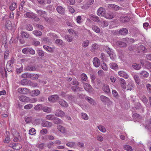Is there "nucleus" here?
<instances>
[{"label":"nucleus","mask_w":151,"mask_h":151,"mask_svg":"<svg viewBox=\"0 0 151 151\" xmlns=\"http://www.w3.org/2000/svg\"><path fill=\"white\" fill-rule=\"evenodd\" d=\"M105 9L103 7H100L98 10L97 14L99 16H104L105 15Z\"/></svg>","instance_id":"obj_1"},{"label":"nucleus","mask_w":151,"mask_h":151,"mask_svg":"<svg viewBox=\"0 0 151 151\" xmlns=\"http://www.w3.org/2000/svg\"><path fill=\"white\" fill-rule=\"evenodd\" d=\"M56 10L61 15H64L65 14V9L62 6H59L57 7Z\"/></svg>","instance_id":"obj_2"},{"label":"nucleus","mask_w":151,"mask_h":151,"mask_svg":"<svg viewBox=\"0 0 151 151\" xmlns=\"http://www.w3.org/2000/svg\"><path fill=\"white\" fill-rule=\"evenodd\" d=\"M29 90L25 88H20L18 89V92L22 94H26L29 92Z\"/></svg>","instance_id":"obj_3"},{"label":"nucleus","mask_w":151,"mask_h":151,"mask_svg":"<svg viewBox=\"0 0 151 151\" xmlns=\"http://www.w3.org/2000/svg\"><path fill=\"white\" fill-rule=\"evenodd\" d=\"M58 99L59 97L57 95H54L50 96L48 98V100L51 102H55Z\"/></svg>","instance_id":"obj_4"},{"label":"nucleus","mask_w":151,"mask_h":151,"mask_svg":"<svg viewBox=\"0 0 151 151\" xmlns=\"http://www.w3.org/2000/svg\"><path fill=\"white\" fill-rule=\"evenodd\" d=\"M93 62L94 65L96 67H98L100 65V62L99 59L97 57H95L93 58Z\"/></svg>","instance_id":"obj_5"},{"label":"nucleus","mask_w":151,"mask_h":151,"mask_svg":"<svg viewBox=\"0 0 151 151\" xmlns=\"http://www.w3.org/2000/svg\"><path fill=\"white\" fill-rule=\"evenodd\" d=\"M24 70L27 71H33L36 70V68L35 66L32 65H28L26 66L24 68Z\"/></svg>","instance_id":"obj_6"},{"label":"nucleus","mask_w":151,"mask_h":151,"mask_svg":"<svg viewBox=\"0 0 151 151\" xmlns=\"http://www.w3.org/2000/svg\"><path fill=\"white\" fill-rule=\"evenodd\" d=\"M129 20V18L127 16L123 15L120 17V20L122 23H125Z\"/></svg>","instance_id":"obj_7"},{"label":"nucleus","mask_w":151,"mask_h":151,"mask_svg":"<svg viewBox=\"0 0 151 151\" xmlns=\"http://www.w3.org/2000/svg\"><path fill=\"white\" fill-rule=\"evenodd\" d=\"M41 125L42 127H51L52 126V124L47 121H43L42 122Z\"/></svg>","instance_id":"obj_8"},{"label":"nucleus","mask_w":151,"mask_h":151,"mask_svg":"<svg viewBox=\"0 0 151 151\" xmlns=\"http://www.w3.org/2000/svg\"><path fill=\"white\" fill-rule=\"evenodd\" d=\"M102 90L106 93H108L110 92V90L109 86L107 84L104 83L103 84Z\"/></svg>","instance_id":"obj_9"},{"label":"nucleus","mask_w":151,"mask_h":151,"mask_svg":"<svg viewBox=\"0 0 151 151\" xmlns=\"http://www.w3.org/2000/svg\"><path fill=\"white\" fill-rule=\"evenodd\" d=\"M65 113L60 110H58L55 113V114L56 116L63 117L65 115Z\"/></svg>","instance_id":"obj_10"},{"label":"nucleus","mask_w":151,"mask_h":151,"mask_svg":"<svg viewBox=\"0 0 151 151\" xmlns=\"http://www.w3.org/2000/svg\"><path fill=\"white\" fill-rule=\"evenodd\" d=\"M19 99L21 101L24 102H28L29 100V98L24 96H20Z\"/></svg>","instance_id":"obj_11"},{"label":"nucleus","mask_w":151,"mask_h":151,"mask_svg":"<svg viewBox=\"0 0 151 151\" xmlns=\"http://www.w3.org/2000/svg\"><path fill=\"white\" fill-rule=\"evenodd\" d=\"M84 88L87 91L90 92L92 91V88L91 86L87 83H85L84 86Z\"/></svg>","instance_id":"obj_12"},{"label":"nucleus","mask_w":151,"mask_h":151,"mask_svg":"<svg viewBox=\"0 0 151 151\" xmlns=\"http://www.w3.org/2000/svg\"><path fill=\"white\" fill-rule=\"evenodd\" d=\"M35 14L34 13L32 12H27L26 14H24V16L26 17L30 18L32 19L35 17H34Z\"/></svg>","instance_id":"obj_13"},{"label":"nucleus","mask_w":151,"mask_h":151,"mask_svg":"<svg viewBox=\"0 0 151 151\" xmlns=\"http://www.w3.org/2000/svg\"><path fill=\"white\" fill-rule=\"evenodd\" d=\"M36 12L37 13L42 17H44L45 16L47 15L46 12L41 10H37L36 11Z\"/></svg>","instance_id":"obj_14"},{"label":"nucleus","mask_w":151,"mask_h":151,"mask_svg":"<svg viewBox=\"0 0 151 151\" xmlns=\"http://www.w3.org/2000/svg\"><path fill=\"white\" fill-rule=\"evenodd\" d=\"M119 33L120 35H125L128 34V30L126 28H122L119 30Z\"/></svg>","instance_id":"obj_15"},{"label":"nucleus","mask_w":151,"mask_h":151,"mask_svg":"<svg viewBox=\"0 0 151 151\" xmlns=\"http://www.w3.org/2000/svg\"><path fill=\"white\" fill-rule=\"evenodd\" d=\"M57 128L58 130L62 133H64L66 132L65 128L60 125H58Z\"/></svg>","instance_id":"obj_16"},{"label":"nucleus","mask_w":151,"mask_h":151,"mask_svg":"<svg viewBox=\"0 0 151 151\" xmlns=\"http://www.w3.org/2000/svg\"><path fill=\"white\" fill-rule=\"evenodd\" d=\"M39 77L38 75L33 73H29V78L33 80H35L38 79Z\"/></svg>","instance_id":"obj_17"},{"label":"nucleus","mask_w":151,"mask_h":151,"mask_svg":"<svg viewBox=\"0 0 151 151\" xmlns=\"http://www.w3.org/2000/svg\"><path fill=\"white\" fill-rule=\"evenodd\" d=\"M40 93V91L38 89L33 90L31 92V95L32 96H38Z\"/></svg>","instance_id":"obj_18"},{"label":"nucleus","mask_w":151,"mask_h":151,"mask_svg":"<svg viewBox=\"0 0 151 151\" xmlns=\"http://www.w3.org/2000/svg\"><path fill=\"white\" fill-rule=\"evenodd\" d=\"M86 99L90 104L93 105H95L96 103L95 101L92 98L89 96L86 98Z\"/></svg>","instance_id":"obj_19"},{"label":"nucleus","mask_w":151,"mask_h":151,"mask_svg":"<svg viewBox=\"0 0 151 151\" xmlns=\"http://www.w3.org/2000/svg\"><path fill=\"white\" fill-rule=\"evenodd\" d=\"M119 74L121 77H123L126 79H127L129 78V76L127 74L122 71H120L119 72Z\"/></svg>","instance_id":"obj_20"},{"label":"nucleus","mask_w":151,"mask_h":151,"mask_svg":"<svg viewBox=\"0 0 151 151\" xmlns=\"http://www.w3.org/2000/svg\"><path fill=\"white\" fill-rule=\"evenodd\" d=\"M59 104L62 106L66 107H67L68 106V104L67 103L62 99H60L59 100Z\"/></svg>","instance_id":"obj_21"},{"label":"nucleus","mask_w":151,"mask_h":151,"mask_svg":"<svg viewBox=\"0 0 151 151\" xmlns=\"http://www.w3.org/2000/svg\"><path fill=\"white\" fill-rule=\"evenodd\" d=\"M116 44L120 47H126L127 44L126 43L121 41H118L116 42Z\"/></svg>","instance_id":"obj_22"},{"label":"nucleus","mask_w":151,"mask_h":151,"mask_svg":"<svg viewBox=\"0 0 151 151\" xmlns=\"http://www.w3.org/2000/svg\"><path fill=\"white\" fill-rule=\"evenodd\" d=\"M100 98L101 101L102 102H108L110 100V99L109 98L103 95L101 96L100 97Z\"/></svg>","instance_id":"obj_23"},{"label":"nucleus","mask_w":151,"mask_h":151,"mask_svg":"<svg viewBox=\"0 0 151 151\" xmlns=\"http://www.w3.org/2000/svg\"><path fill=\"white\" fill-rule=\"evenodd\" d=\"M104 16L107 19H111L114 17V15L113 13H107L106 14H105Z\"/></svg>","instance_id":"obj_24"},{"label":"nucleus","mask_w":151,"mask_h":151,"mask_svg":"<svg viewBox=\"0 0 151 151\" xmlns=\"http://www.w3.org/2000/svg\"><path fill=\"white\" fill-rule=\"evenodd\" d=\"M120 81L122 88L124 89H126V83L125 80L122 78H120Z\"/></svg>","instance_id":"obj_25"},{"label":"nucleus","mask_w":151,"mask_h":151,"mask_svg":"<svg viewBox=\"0 0 151 151\" xmlns=\"http://www.w3.org/2000/svg\"><path fill=\"white\" fill-rule=\"evenodd\" d=\"M13 68V65L7 62L6 65V68L7 70L9 72H11L12 71Z\"/></svg>","instance_id":"obj_26"},{"label":"nucleus","mask_w":151,"mask_h":151,"mask_svg":"<svg viewBox=\"0 0 151 151\" xmlns=\"http://www.w3.org/2000/svg\"><path fill=\"white\" fill-rule=\"evenodd\" d=\"M66 145L67 146L70 148H74L76 146V142H68Z\"/></svg>","instance_id":"obj_27"},{"label":"nucleus","mask_w":151,"mask_h":151,"mask_svg":"<svg viewBox=\"0 0 151 151\" xmlns=\"http://www.w3.org/2000/svg\"><path fill=\"white\" fill-rule=\"evenodd\" d=\"M140 76L142 77L147 78L149 76V73L145 71H142L139 73Z\"/></svg>","instance_id":"obj_28"},{"label":"nucleus","mask_w":151,"mask_h":151,"mask_svg":"<svg viewBox=\"0 0 151 151\" xmlns=\"http://www.w3.org/2000/svg\"><path fill=\"white\" fill-rule=\"evenodd\" d=\"M65 39L68 42H70L73 41V38L72 36L68 35H66L65 36Z\"/></svg>","instance_id":"obj_29"},{"label":"nucleus","mask_w":151,"mask_h":151,"mask_svg":"<svg viewBox=\"0 0 151 151\" xmlns=\"http://www.w3.org/2000/svg\"><path fill=\"white\" fill-rule=\"evenodd\" d=\"M6 28L9 29H11L12 27V24L11 21L9 20H7L6 21L5 24Z\"/></svg>","instance_id":"obj_30"},{"label":"nucleus","mask_w":151,"mask_h":151,"mask_svg":"<svg viewBox=\"0 0 151 151\" xmlns=\"http://www.w3.org/2000/svg\"><path fill=\"white\" fill-rule=\"evenodd\" d=\"M99 22L100 23V24L103 27H106L108 25V22L105 20H101Z\"/></svg>","instance_id":"obj_31"},{"label":"nucleus","mask_w":151,"mask_h":151,"mask_svg":"<svg viewBox=\"0 0 151 151\" xmlns=\"http://www.w3.org/2000/svg\"><path fill=\"white\" fill-rule=\"evenodd\" d=\"M21 36L22 38H27L29 37V35L27 32H24L23 31L21 32Z\"/></svg>","instance_id":"obj_32"},{"label":"nucleus","mask_w":151,"mask_h":151,"mask_svg":"<svg viewBox=\"0 0 151 151\" xmlns=\"http://www.w3.org/2000/svg\"><path fill=\"white\" fill-rule=\"evenodd\" d=\"M127 87V90H132L134 88L135 86L134 83L132 82L129 83Z\"/></svg>","instance_id":"obj_33"},{"label":"nucleus","mask_w":151,"mask_h":151,"mask_svg":"<svg viewBox=\"0 0 151 151\" xmlns=\"http://www.w3.org/2000/svg\"><path fill=\"white\" fill-rule=\"evenodd\" d=\"M134 79L135 83L138 85L140 84L139 78V76L137 75H134L133 76Z\"/></svg>","instance_id":"obj_34"},{"label":"nucleus","mask_w":151,"mask_h":151,"mask_svg":"<svg viewBox=\"0 0 151 151\" xmlns=\"http://www.w3.org/2000/svg\"><path fill=\"white\" fill-rule=\"evenodd\" d=\"M132 67L136 70H139L141 68V65L136 63H134L132 65Z\"/></svg>","instance_id":"obj_35"},{"label":"nucleus","mask_w":151,"mask_h":151,"mask_svg":"<svg viewBox=\"0 0 151 151\" xmlns=\"http://www.w3.org/2000/svg\"><path fill=\"white\" fill-rule=\"evenodd\" d=\"M91 19L93 21L96 22H99L100 20L99 17L93 15L91 17Z\"/></svg>","instance_id":"obj_36"},{"label":"nucleus","mask_w":151,"mask_h":151,"mask_svg":"<svg viewBox=\"0 0 151 151\" xmlns=\"http://www.w3.org/2000/svg\"><path fill=\"white\" fill-rule=\"evenodd\" d=\"M43 111L47 113H50L51 111V108L47 106H45L42 109Z\"/></svg>","instance_id":"obj_37"},{"label":"nucleus","mask_w":151,"mask_h":151,"mask_svg":"<svg viewBox=\"0 0 151 151\" xmlns=\"http://www.w3.org/2000/svg\"><path fill=\"white\" fill-rule=\"evenodd\" d=\"M68 32L70 35H72L75 36H77V33L72 29H68Z\"/></svg>","instance_id":"obj_38"},{"label":"nucleus","mask_w":151,"mask_h":151,"mask_svg":"<svg viewBox=\"0 0 151 151\" xmlns=\"http://www.w3.org/2000/svg\"><path fill=\"white\" fill-rule=\"evenodd\" d=\"M17 5L16 3H13L10 6L9 9L11 11H13L16 8H17Z\"/></svg>","instance_id":"obj_39"},{"label":"nucleus","mask_w":151,"mask_h":151,"mask_svg":"<svg viewBox=\"0 0 151 151\" xmlns=\"http://www.w3.org/2000/svg\"><path fill=\"white\" fill-rule=\"evenodd\" d=\"M98 128L99 130L102 132H105L106 131L105 128L102 125L98 126Z\"/></svg>","instance_id":"obj_40"},{"label":"nucleus","mask_w":151,"mask_h":151,"mask_svg":"<svg viewBox=\"0 0 151 151\" xmlns=\"http://www.w3.org/2000/svg\"><path fill=\"white\" fill-rule=\"evenodd\" d=\"M55 43L57 45H63V42L61 39H57L55 41Z\"/></svg>","instance_id":"obj_41"},{"label":"nucleus","mask_w":151,"mask_h":151,"mask_svg":"<svg viewBox=\"0 0 151 151\" xmlns=\"http://www.w3.org/2000/svg\"><path fill=\"white\" fill-rule=\"evenodd\" d=\"M33 33L36 36H41L42 34V32L38 30H34L33 32Z\"/></svg>","instance_id":"obj_42"},{"label":"nucleus","mask_w":151,"mask_h":151,"mask_svg":"<svg viewBox=\"0 0 151 151\" xmlns=\"http://www.w3.org/2000/svg\"><path fill=\"white\" fill-rule=\"evenodd\" d=\"M124 149L128 151H132L133 150L132 147L129 145H125L124 146Z\"/></svg>","instance_id":"obj_43"},{"label":"nucleus","mask_w":151,"mask_h":151,"mask_svg":"<svg viewBox=\"0 0 151 151\" xmlns=\"http://www.w3.org/2000/svg\"><path fill=\"white\" fill-rule=\"evenodd\" d=\"M110 68L113 69L117 68L118 67V65L115 63H111L109 64Z\"/></svg>","instance_id":"obj_44"},{"label":"nucleus","mask_w":151,"mask_h":151,"mask_svg":"<svg viewBox=\"0 0 151 151\" xmlns=\"http://www.w3.org/2000/svg\"><path fill=\"white\" fill-rule=\"evenodd\" d=\"M92 29L96 33H99L100 31V28L96 26H93L92 27Z\"/></svg>","instance_id":"obj_45"},{"label":"nucleus","mask_w":151,"mask_h":151,"mask_svg":"<svg viewBox=\"0 0 151 151\" xmlns=\"http://www.w3.org/2000/svg\"><path fill=\"white\" fill-rule=\"evenodd\" d=\"M29 80L27 79L22 80L21 81V84L22 85H26L28 84Z\"/></svg>","instance_id":"obj_46"},{"label":"nucleus","mask_w":151,"mask_h":151,"mask_svg":"<svg viewBox=\"0 0 151 151\" xmlns=\"http://www.w3.org/2000/svg\"><path fill=\"white\" fill-rule=\"evenodd\" d=\"M54 123L56 124H61L63 123V121L60 119L57 118L53 120Z\"/></svg>","instance_id":"obj_47"},{"label":"nucleus","mask_w":151,"mask_h":151,"mask_svg":"<svg viewBox=\"0 0 151 151\" xmlns=\"http://www.w3.org/2000/svg\"><path fill=\"white\" fill-rule=\"evenodd\" d=\"M81 115L82 118L83 119L87 120L88 119V117L87 115L85 113H81Z\"/></svg>","instance_id":"obj_48"},{"label":"nucleus","mask_w":151,"mask_h":151,"mask_svg":"<svg viewBox=\"0 0 151 151\" xmlns=\"http://www.w3.org/2000/svg\"><path fill=\"white\" fill-rule=\"evenodd\" d=\"M81 78L82 81H86L87 79V77L85 74L82 73L81 76Z\"/></svg>","instance_id":"obj_49"},{"label":"nucleus","mask_w":151,"mask_h":151,"mask_svg":"<svg viewBox=\"0 0 151 151\" xmlns=\"http://www.w3.org/2000/svg\"><path fill=\"white\" fill-rule=\"evenodd\" d=\"M37 51L39 56H44V53L42 50L40 49H38L37 50Z\"/></svg>","instance_id":"obj_50"},{"label":"nucleus","mask_w":151,"mask_h":151,"mask_svg":"<svg viewBox=\"0 0 151 151\" xmlns=\"http://www.w3.org/2000/svg\"><path fill=\"white\" fill-rule=\"evenodd\" d=\"M22 147V146L20 144L16 143L15 147L14 148V149L15 150H19Z\"/></svg>","instance_id":"obj_51"},{"label":"nucleus","mask_w":151,"mask_h":151,"mask_svg":"<svg viewBox=\"0 0 151 151\" xmlns=\"http://www.w3.org/2000/svg\"><path fill=\"white\" fill-rule=\"evenodd\" d=\"M110 58L113 60H114L115 58V55L114 52H112L111 53L109 54Z\"/></svg>","instance_id":"obj_52"},{"label":"nucleus","mask_w":151,"mask_h":151,"mask_svg":"<svg viewBox=\"0 0 151 151\" xmlns=\"http://www.w3.org/2000/svg\"><path fill=\"white\" fill-rule=\"evenodd\" d=\"M36 133V131L34 128L31 129L29 131V134L31 135L35 134Z\"/></svg>","instance_id":"obj_53"},{"label":"nucleus","mask_w":151,"mask_h":151,"mask_svg":"<svg viewBox=\"0 0 151 151\" xmlns=\"http://www.w3.org/2000/svg\"><path fill=\"white\" fill-rule=\"evenodd\" d=\"M25 27L26 29L29 31H32L33 30L32 26L30 24L26 25Z\"/></svg>","instance_id":"obj_54"},{"label":"nucleus","mask_w":151,"mask_h":151,"mask_svg":"<svg viewBox=\"0 0 151 151\" xmlns=\"http://www.w3.org/2000/svg\"><path fill=\"white\" fill-rule=\"evenodd\" d=\"M139 50H141L142 51L145 52L146 50V48L143 45H141L138 47Z\"/></svg>","instance_id":"obj_55"},{"label":"nucleus","mask_w":151,"mask_h":151,"mask_svg":"<svg viewBox=\"0 0 151 151\" xmlns=\"http://www.w3.org/2000/svg\"><path fill=\"white\" fill-rule=\"evenodd\" d=\"M89 41L88 40H86L84 41L82 43V46L84 47H86L88 45Z\"/></svg>","instance_id":"obj_56"},{"label":"nucleus","mask_w":151,"mask_h":151,"mask_svg":"<svg viewBox=\"0 0 151 151\" xmlns=\"http://www.w3.org/2000/svg\"><path fill=\"white\" fill-rule=\"evenodd\" d=\"M66 2L70 5H73L75 3V0H66Z\"/></svg>","instance_id":"obj_57"},{"label":"nucleus","mask_w":151,"mask_h":151,"mask_svg":"<svg viewBox=\"0 0 151 151\" xmlns=\"http://www.w3.org/2000/svg\"><path fill=\"white\" fill-rule=\"evenodd\" d=\"M33 105L32 104H28L24 106V109H29L32 108Z\"/></svg>","instance_id":"obj_58"},{"label":"nucleus","mask_w":151,"mask_h":151,"mask_svg":"<svg viewBox=\"0 0 151 151\" xmlns=\"http://www.w3.org/2000/svg\"><path fill=\"white\" fill-rule=\"evenodd\" d=\"M68 10L69 12L71 13H73L75 12V10L72 7L70 6H69L68 7Z\"/></svg>","instance_id":"obj_59"},{"label":"nucleus","mask_w":151,"mask_h":151,"mask_svg":"<svg viewBox=\"0 0 151 151\" xmlns=\"http://www.w3.org/2000/svg\"><path fill=\"white\" fill-rule=\"evenodd\" d=\"M29 82L28 85L33 86V87H36L37 84V83H33L32 82V81L29 80V81H28Z\"/></svg>","instance_id":"obj_60"},{"label":"nucleus","mask_w":151,"mask_h":151,"mask_svg":"<svg viewBox=\"0 0 151 151\" xmlns=\"http://www.w3.org/2000/svg\"><path fill=\"white\" fill-rule=\"evenodd\" d=\"M48 131L46 129H43L40 131V133L42 135H45L47 133Z\"/></svg>","instance_id":"obj_61"},{"label":"nucleus","mask_w":151,"mask_h":151,"mask_svg":"<svg viewBox=\"0 0 151 151\" xmlns=\"http://www.w3.org/2000/svg\"><path fill=\"white\" fill-rule=\"evenodd\" d=\"M101 66L102 69L104 70H105V71H106L107 70V67L106 66V64L105 63H102L101 65Z\"/></svg>","instance_id":"obj_62"},{"label":"nucleus","mask_w":151,"mask_h":151,"mask_svg":"<svg viewBox=\"0 0 151 151\" xmlns=\"http://www.w3.org/2000/svg\"><path fill=\"white\" fill-rule=\"evenodd\" d=\"M29 73H25L22 75V77L24 78H29Z\"/></svg>","instance_id":"obj_63"},{"label":"nucleus","mask_w":151,"mask_h":151,"mask_svg":"<svg viewBox=\"0 0 151 151\" xmlns=\"http://www.w3.org/2000/svg\"><path fill=\"white\" fill-rule=\"evenodd\" d=\"M68 99L71 101H73L76 99V96L74 95H70L68 97Z\"/></svg>","instance_id":"obj_64"}]
</instances>
